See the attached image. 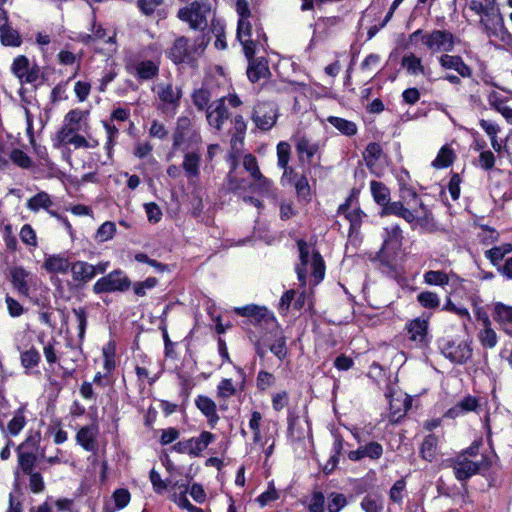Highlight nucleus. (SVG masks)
Wrapping results in <instances>:
<instances>
[{"instance_id": "nucleus-62", "label": "nucleus", "mask_w": 512, "mask_h": 512, "mask_svg": "<svg viewBox=\"0 0 512 512\" xmlns=\"http://www.w3.org/2000/svg\"><path fill=\"white\" fill-rule=\"evenodd\" d=\"M236 393V389L231 379H223L217 386V395L220 398H230Z\"/></svg>"}, {"instance_id": "nucleus-20", "label": "nucleus", "mask_w": 512, "mask_h": 512, "mask_svg": "<svg viewBox=\"0 0 512 512\" xmlns=\"http://www.w3.org/2000/svg\"><path fill=\"white\" fill-rule=\"evenodd\" d=\"M200 163L201 155L199 153L194 151L185 153L182 169L190 183L199 177Z\"/></svg>"}, {"instance_id": "nucleus-28", "label": "nucleus", "mask_w": 512, "mask_h": 512, "mask_svg": "<svg viewBox=\"0 0 512 512\" xmlns=\"http://www.w3.org/2000/svg\"><path fill=\"white\" fill-rule=\"evenodd\" d=\"M195 404L197 408L209 418V423L213 426L218 420L219 416L216 412V404L215 402L207 396L199 395Z\"/></svg>"}, {"instance_id": "nucleus-26", "label": "nucleus", "mask_w": 512, "mask_h": 512, "mask_svg": "<svg viewBox=\"0 0 512 512\" xmlns=\"http://www.w3.org/2000/svg\"><path fill=\"white\" fill-rule=\"evenodd\" d=\"M73 279L77 282H88L94 278V268L92 264L84 261H76L70 268Z\"/></svg>"}, {"instance_id": "nucleus-15", "label": "nucleus", "mask_w": 512, "mask_h": 512, "mask_svg": "<svg viewBox=\"0 0 512 512\" xmlns=\"http://www.w3.org/2000/svg\"><path fill=\"white\" fill-rule=\"evenodd\" d=\"M238 315L251 318L256 323H264L267 327L276 324L273 314L265 307L256 305H247L244 307L235 308Z\"/></svg>"}, {"instance_id": "nucleus-17", "label": "nucleus", "mask_w": 512, "mask_h": 512, "mask_svg": "<svg viewBox=\"0 0 512 512\" xmlns=\"http://www.w3.org/2000/svg\"><path fill=\"white\" fill-rule=\"evenodd\" d=\"M439 63L444 69L455 70L464 78L472 75L471 68L463 61L461 56L445 53L440 56Z\"/></svg>"}, {"instance_id": "nucleus-33", "label": "nucleus", "mask_w": 512, "mask_h": 512, "mask_svg": "<svg viewBox=\"0 0 512 512\" xmlns=\"http://www.w3.org/2000/svg\"><path fill=\"white\" fill-rule=\"evenodd\" d=\"M410 405V400H408L407 397L401 398L391 396L389 400L391 420L397 421L399 418H401L410 408Z\"/></svg>"}, {"instance_id": "nucleus-2", "label": "nucleus", "mask_w": 512, "mask_h": 512, "mask_svg": "<svg viewBox=\"0 0 512 512\" xmlns=\"http://www.w3.org/2000/svg\"><path fill=\"white\" fill-rule=\"evenodd\" d=\"M402 199L406 201L407 205H410L409 198L412 200L417 207H412V218L413 220L407 221L412 229L420 228L425 232H432L435 229V222L432 212L427 208L423 201L418 197L416 191L413 188H403Z\"/></svg>"}, {"instance_id": "nucleus-53", "label": "nucleus", "mask_w": 512, "mask_h": 512, "mask_svg": "<svg viewBox=\"0 0 512 512\" xmlns=\"http://www.w3.org/2000/svg\"><path fill=\"white\" fill-rule=\"evenodd\" d=\"M72 312L78 322V337L79 341L82 342L85 337V330L87 327V313L83 307L73 308Z\"/></svg>"}, {"instance_id": "nucleus-48", "label": "nucleus", "mask_w": 512, "mask_h": 512, "mask_svg": "<svg viewBox=\"0 0 512 512\" xmlns=\"http://www.w3.org/2000/svg\"><path fill=\"white\" fill-rule=\"evenodd\" d=\"M296 150L299 154H306L308 160H311L317 152L318 146L311 143L306 137H300L296 143Z\"/></svg>"}, {"instance_id": "nucleus-44", "label": "nucleus", "mask_w": 512, "mask_h": 512, "mask_svg": "<svg viewBox=\"0 0 512 512\" xmlns=\"http://www.w3.org/2000/svg\"><path fill=\"white\" fill-rule=\"evenodd\" d=\"M454 161V153L451 148L448 146H443L439 152L437 157L432 162V166L434 168L440 169L450 166Z\"/></svg>"}, {"instance_id": "nucleus-38", "label": "nucleus", "mask_w": 512, "mask_h": 512, "mask_svg": "<svg viewBox=\"0 0 512 512\" xmlns=\"http://www.w3.org/2000/svg\"><path fill=\"white\" fill-rule=\"evenodd\" d=\"M25 408H19L13 415V418L7 424L6 430L8 434L16 436L26 425Z\"/></svg>"}, {"instance_id": "nucleus-36", "label": "nucleus", "mask_w": 512, "mask_h": 512, "mask_svg": "<svg viewBox=\"0 0 512 512\" xmlns=\"http://www.w3.org/2000/svg\"><path fill=\"white\" fill-rule=\"evenodd\" d=\"M512 252V244L505 243L495 246L485 252V257L490 260L493 266H499L503 258Z\"/></svg>"}, {"instance_id": "nucleus-56", "label": "nucleus", "mask_w": 512, "mask_h": 512, "mask_svg": "<svg viewBox=\"0 0 512 512\" xmlns=\"http://www.w3.org/2000/svg\"><path fill=\"white\" fill-rule=\"evenodd\" d=\"M290 145L287 142L281 141L277 145V158L278 166L287 170V165L290 159Z\"/></svg>"}, {"instance_id": "nucleus-3", "label": "nucleus", "mask_w": 512, "mask_h": 512, "mask_svg": "<svg viewBox=\"0 0 512 512\" xmlns=\"http://www.w3.org/2000/svg\"><path fill=\"white\" fill-rule=\"evenodd\" d=\"M211 15L209 0H196L190 5L178 10L177 17L189 24L193 30L203 31L208 26V18Z\"/></svg>"}, {"instance_id": "nucleus-35", "label": "nucleus", "mask_w": 512, "mask_h": 512, "mask_svg": "<svg viewBox=\"0 0 512 512\" xmlns=\"http://www.w3.org/2000/svg\"><path fill=\"white\" fill-rule=\"evenodd\" d=\"M53 205V202L48 193L41 191L31 197L27 201V208L33 212H38L40 209L48 210Z\"/></svg>"}, {"instance_id": "nucleus-50", "label": "nucleus", "mask_w": 512, "mask_h": 512, "mask_svg": "<svg viewBox=\"0 0 512 512\" xmlns=\"http://www.w3.org/2000/svg\"><path fill=\"white\" fill-rule=\"evenodd\" d=\"M347 505L345 495L333 492L328 497V512H340Z\"/></svg>"}, {"instance_id": "nucleus-43", "label": "nucleus", "mask_w": 512, "mask_h": 512, "mask_svg": "<svg viewBox=\"0 0 512 512\" xmlns=\"http://www.w3.org/2000/svg\"><path fill=\"white\" fill-rule=\"evenodd\" d=\"M424 282L428 285L445 286L449 284V275L440 270H429L423 275Z\"/></svg>"}, {"instance_id": "nucleus-64", "label": "nucleus", "mask_w": 512, "mask_h": 512, "mask_svg": "<svg viewBox=\"0 0 512 512\" xmlns=\"http://www.w3.org/2000/svg\"><path fill=\"white\" fill-rule=\"evenodd\" d=\"M252 26L248 18H240L237 27V38L239 40L251 38Z\"/></svg>"}, {"instance_id": "nucleus-31", "label": "nucleus", "mask_w": 512, "mask_h": 512, "mask_svg": "<svg viewBox=\"0 0 512 512\" xmlns=\"http://www.w3.org/2000/svg\"><path fill=\"white\" fill-rule=\"evenodd\" d=\"M253 189L262 196L271 198L272 200L277 199V189L274 187L273 182L263 174L254 180Z\"/></svg>"}, {"instance_id": "nucleus-16", "label": "nucleus", "mask_w": 512, "mask_h": 512, "mask_svg": "<svg viewBox=\"0 0 512 512\" xmlns=\"http://www.w3.org/2000/svg\"><path fill=\"white\" fill-rule=\"evenodd\" d=\"M31 440L32 438H27L17 448L18 469L24 475L31 474V472H34V468L37 462V456L33 452L24 450Z\"/></svg>"}, {"instance_id": "nucleus-7", "label": "nucleus", "mask_w": 512, "mask_h": 512, "mask_svg": "<svg viewBox=\"0 0 512 512\" xmlns=\"http://www.w3.org/2000/svg\"><path fill=\"white\" fill-rule=\"evenodd\" d=\"M131 281L121 270H114L100 278L93 285L95 294L124 292L130 288Z\"/></svg>"}, {"instance_id": "nucleus-5", "label": "nucleus", "mask_w": 512, "mask_h": 512, "mask_svg": "<svg viewBox=\"0 0 512 512\" xmlns=\"http://www.w3.org/2000/svg\"><path fill=\"white\" fill-rule=\"evenodd\" d=\"M490 462L485 456H480V459H470L467 454H460L454 460L453 470L455 477L464 481L473 475L488 469Z\"/></svg>"}, {"instance_id": "nucleus-10", "label": "nucleus", "mask_w": 512, "mask_h": 512, "mask_svg": "<svg viewBox=\"0 0 512 512\" xmlns=\"http://www.w3.org/2000/svg\"><path fill=\"white\" fill-rule=\"evenodd\" d=\"M278 118V108L273 102H260L255 105L251 119L262 131H269Z\"/></svg>"}, {"instance_id": "nucleus-37", "label": "nucleus", "mask_w": 512, "mask_h": 512, "mask_svg": "<svg viewBox=\"0 0 512 512\" xmlns=\"http://www.w3.org/2000/svg\"><path fill=\"white\" fill-rule=\"evenodd\" d=\"M0 38L2 44L6 46H20L22 42L19 33L6 23L0 26Z\"/></svg>"}, {"instance_id": "nucleus-57", "label": "nucleus", "mask_w": 512, "mask_h": 512, "mask_svg": "<svg viewBox=\"0 0 512 512\" xmlns=\"http://www.w3.org/2000/svg\"><path fill=\"white\" fill-rule=\"evenodd\" d=\"M40 359V353L35 348H31L21 354V363L25 368H33L37 366Z\"/></svg>"}, {"instance_id": "nucleus-18", "label": "nucleus", "mask_w": 512, "mask_h": 512, "mask_svg": "<svg viewBox=\"0 0 512 512\" xmlns=\"http://www.w3.org/2000/svg\"><path fill=\"white\" fill-rule=\"evenodd\" d=\"M479 407V401L476 397L468 395L451 407L445 416L451 419L463 416L469 412L477 411Z\"/></svg>"}, {"instance_id": "nucleus-54", "label": "nucleus", "mask_w": 512, "mask_h": 512, "mask_svg": "<svg viewBox=\"0 0 512 512\" xmlns=\"http://www.w3.org/2000/svg\"><path fill=\"white\" fill-rule=\"evenodd\" d=\"M360 505L365 512H381L383 509L381 499L371 495H366Z\"/></svg>"}, {"instance_id": "nucleus-40", "label": "nucleus", "mask_w": 512, "mask_h": 512, "mask_svg": "<svg viewBox=\"0 0 512 512\" xmlns=\"http://www.w3.org/2000/svg\"><path fill=\"white\" fill-rule=\"evenodd\" d=\"M401 64L404 68H406L407 72L410 75L417 76L419 74L425 73L424 67L421 63V59L412 53L409 55H405L402 58Z\"/></svg>"}, {"instance_id": "nucleus-42", "label": "nucleus", "mask_w": 512, "mask_h": 512, "mask_svg": "<svg viewBox=\"0 0 512 512\" xmlns=\"http://www.w3.org/2000/svg\"><path fill=\"white\" fill-rule=\"evenodd\" d=\"M437 451V438L433 434L426 436L422 442L420 453L422 458L427 461H432Z\"/></svg>"}, {"instance_id": "nucleus-12", "label": "nucleus", "mask_w": 512, "mask_h": 512, "mask_svg": "<svg viewBox=\"0 0 512 512\" xmlns=\"http://www.w3.org/2000/svg\"><path fill=\"white\" fill-rule=\"evenodd\" d=\"M215 440V435L208 431H203L198 437H193L188 440L179 441L173 449L178 453H187L191 456H199L210 443Z\"/></svg>"}, {"instance_id": "nucleus-22", "label": "nucleus", "mask_w": 512, "mask_h": 512, "mask_svg": "<svg viewBox=\"0 0 512 512\" xmlns=\"http://www.w3.org/2000/svg\"><path fill=\"white\" fill-rule=\"evenodd\" d=\"M427 327L426 320L414 319L407 325V332L411 341L417 345L423 346L427 343Z\"/></svg>"}, {"instance_id": "nucleus-49", "label": "nucleus", "mask_w": 512, "mask_h": 512, "mask_svg": "<svg viewBox=\"0 0 512 512\" xmlns=\"http://www.w3.org/2000/svg\"><path fill=\"white\" fill-rule=\"evenodd\" d=\"M364 217H366V214L359 208L345 214V218L350 223V233L357 232L360 229Z\"/></svg>"}, {"instance_id": "nucleus-11", "label": "nucleus", "mask_w": 512, "mask_h": 512, "mask_svg": "<svg viewBox=\"0 0 512 512\" xmlns=\"http://www.w3.org/2000/svg\"><path fill=\"white\" fill-rule=\"evenodd\" d=\"M9 278L12 287L23 297H30L31 290L36 287L35 276L22 266L10 268Z\"/></svg>"}, {"instance_id": "nucleus-32", "label": "nucleus", "mask_w": 512, "mask_h": 512, "mask_svg": "<svg viewBox=\"0 0 512 512\" xmlns=\"http://www.w3.org/2000/svg\"><path fill=\"white\" fill-rule=\"evenodd\" d=\"M479 341L485 348H494L497 344V334L491 328V323L488 317L483 319V329L479 333Z\"/></svg>"}, {"instance_id": "nucleus-46", "label": "nucleus", "mask_w": 512, "mask_h": 512, "mask_svg": "<svg viewBox=\"0 0 512 512\" xmlns=\"http://www.w3.org/2000/svg\"><path fill=\"white\" fill-rule=\"evenodd\" d=\"M494 319L500 324H512V306L496 303Z\"/></svg>"}, {"instance_id": "nucleus-8", "label": "nucleus", "mask_w": 512, "mask_h": 512, "mask_svg": "<svg viewBox=\"0 0 512 512\" xmlns=\"http://www.w3.org/2000/svg\"><path fill=\"white\" fill-rule=\"evenodd\" d=\"M423 45L432 53H449L454 50L455 37L448 30L434 29L423 35Z\"/></svg>"}, {"instance_id": "nucleus-63", "label": "nucleus", "mask_w": 512, "mask_h": 512, "mask_svg": "<svg viewBox=\"0 0 512 512\" xmlns=\"http://www.w3.org/2000/svg\"><path fill=\"white\" fill-rule=\"evenodd\" d=\"M162 3L163 0H137V7L144 15L151 16Z\"/></svg>"}, {"instance_id": "nucleus-25", "label": "nucleus", "mask_w": 512, "mask_h": 512, "mask_svg": "<svg viewBox=\"0 0 512 512\" xmlns=\"http://www.w3.org/2000/svg\"><path fill=\"white\" fill-rule=\"evenodd\" d=\"M158 96L162 103L167 105V109L171 107L174 111L179 105L181 95L177 88H174L171 84H167L165 86H159Z\"/></svg>"}, {"instance_id": "nucleus-27", "label": "nucleus", "mask_w": 512, "mask_h": 512, "mask_svg": "<svg viewBox=\"0 0 512 512\" xmlns=\"http://www.w3.org/2000/svg\"><path fill=\"white\" fill-rule=\"evenodd\" d=\"M192 128V120L187 116L179 117L177 120V127L173 134V148H179Z\"/></svg>"}, {"instance_id": "nucleus-6", "label": "nucleus", "mask_w": 512, "mask_h": 512, "mask_svg": "<svg viewBox=\"0 0 512 512\" xmlns=\"http://www.w3.org/2000/svg\"><path fill=\"white\" fill-rule=\"evenodd\" d=\"M439 349L447 359L459 365L466 363L471 358L473 351L469 342L448 338L439 340Z\"/></svg>"}, {"instance_id": "nucleus-45", "label": "nucleus", "mask_w": 512, "mask_h": 512, "mask_svg": "<svg viewBox=\"0 0 512 512\" xmlns=\"http://www.w3.org/2000/svg\"><path fill=\"white\" fill-rule=\"evenodd\" d=\"M496 7H498L496 0H483V1L471 0L468 3V8L471 11L475 12L477 15H479L480 18L482 16L486 15V11H492Z\"/></svg>"}, {"instance_id": "nucleus-55", "label": "nucleus", "mask_w": 512, "mask_h": 512, "mask_svg": "<svg viewBox=\"0 0 512 512\" xmlns=\"http://www.w3.org/2000/svg\"><path fill=\"white\" fill-rule=\"evenodd\" d=\"M418 302L425 308H436L440 304V299L438 295L431 291H424L418 294L417 296Z\"/></svg>"}, {"instance_id": "nucleus-30", "label": "nucleus", "mask_w": 512, "mask_h": 512, "mask_svg": "<svg viewBox=\"0 0 512 512\" xmlns=\"http://www.w3.org/2000/svg\"><path fill=\"white\" fill-rule=\"evenodd\" d=\"M132 68L133 71L131 72L141 80H150L159 72V67L151 60L138 62Z\"/></svg>"}, {"instance_id": "nucleus-34", "label": "nucleus", "mask_w": 512, "mask_h": 512, "mask_svg": "<svg viewBox=\"0 0 512 512\" xmlns=\"http://www.w3.org/2000/svg\"><path fill=\"white\" fill-rule=\"evenodd\" d=\"M370 190L374 201L383 207L390 200V190L388 187L379 181H371Z\"/></svg>"}, {"instance_id": "nucleus-29", "label": "nucleus", "mask_w": 512, "mask_h": 512, "mask_svg": "<svg viewBox=\"0 0 512 512\" xmlns=\"http://www.w3.org/2000/svg\"><path fill=\"white\" fill-rule=\"evenodd\" d=\"M267 74H269V68L263 58L249 60L247 76L251 82H257L261 78H265Z\"/></svg>"}, {"instance_id": "nucleus-9", "label": "nucleus", "mask_w": 512, "mask_h": 512, "mask_svg": "<svg viewBox=\"0 0 512 512\" xmlns=\"http://www.w3.org/2000/svg\"><path fill=\"white\" fill-rule=\"evenodd\" d=\"M194 51L189 46V39L185 36L177 37L171 47L166 50V56L176 65L188 64L194 66L196 58Z\"/></svg>"}, {"instance_id": "nucleus-58", "label": "nucleus", "mask_w": 512, "mask_h": 512, "mask_svg": "<svg viewBox=\"0 0 512 512\" xmlns=\"http://www.w3.org/2000/svg\"><path fill=\"white\" fill-rule=\"evenodd\" d=\"M29 478V489L35 494L42 493L45 489L44 479L40 472L34 471L31 474H25Z\"/></svg>"}, {"instance_id": "nucleus-61", "label": "nucleus", "mask_w": 512, "mask_h": 512, "mask_svg": "<svg viewBox=\"0 0 512 512\" xmlns=\"http://www.w3.org/2000/svg\"><path fill=\"white\" fill-rule=\"evenodd\" d=\"M20 239L26 245L33 246V247L37 246L36 232L32 228V226L29 224H25L21 228Z\"/></svg>"}, {"instance_id": "nucleus-24", "label": "nucleus", "mask_w": 512, "mask_h": 512, "mask_svg": "<svg viewBox=\"0 0 512 512\" xmlns=\"http://www.w3.org/2000/svg\"><path fill=\"white\" fill-rule=\"evenodd\" d=\"M68 258L63 255L48 256L43 262V268L49 273L65 274L71 268Z\"/></svg>"}, {"instance_id": "nucleus-19", "label": "nucleus", "mask_w": 512, "mask_h": 512, "mask_svg": "<svg viewBox=\"0 0 512 512\" xmlns=\"http://www.w3.org/2000/svg\"><path fill=\"white\" fill-rule=\"evenodd\" d=\"M383 454V447L378 442H370L364 446H360L357 450L350 451L348 458L352 461H358L365 457L372 460L379 459Z\"/></svg>"}, {"instance_id": "nucleus-23", "label": "nucleus", "mask_w": 512, "mask_h": 512, "mask_svg": "<svg viewBox=\"0 0 512 512\" xmlns=\"http://www.w3.org/2000/svg\"><path fill=\"white\" fill-rule=\"evenodd\" d=\"M379 215L381 217L394 215L403 218L406 222L413 220L412 208L406 207L403 201L390 202L389 200L387 204L383 205Z\"/></svg>"}, {"instance_id": "nucleus-39", "label": "nucleus", "mask_w": 512, "mask_h": 512, "mask_svg": "<svg viewBox=\"0 0 512 512\" xmlns=\"http://www.w3.org/2000/svg\"><path fill=\"white\" fill-rule=\"evenodd\" d=\"M327 120L332 126H334L337 130L346 136H352L357 132V126L352 121H348L336 116H330Z\"/></svg>"}, {"instance_id": "nucleus-14", "label": "nucleus", "mask_w": 512, "mask_h": 512, "mask_svg": "<svg viewBox=\"0 0 512 512\" xmlns=\"http://www.w3.org/2000/svg\"><path fill=\"white\" fill-rule=\"evenodd\" d=\"M230 114L226 107V98L221 97L207 107L206 119L208 124L216 130H221Z\"/></svg>"}, {"instance_id": "nucleus-13", "label": "nucleus", "mask_w": 512, "mask_h": 512, "mask_svg": "<svg viewBox=\"0 0 512 512\" xmlns=\"http://www.w3.org/2000/svg\"><path fill=\"white\" fill-rule=\"evenodd\" d=\"M11 71L20 83L32 84L39 78L40 69L36 64L31 66L26 56L19 55L13 60Z\"/></svg>"}, {"instance_id": "nucleus-1", "label": "nucleus", "mask_w": 512, "mask_h": 512, "mask_svg": "<svg viewBox=\"0 0 512 512\" xmlns=\"http://www.w3.org/2000/svg\"><path fill=\"white\" fill-rule=\"evenodd\" d=\"M403 232L398 224L384 228L383 244L376 255L383 272L393 274L396 269L395 254L402 244Z\"/></svg>"}, {"instance_id": "nucleus-47", "label": "nucleus", "mask_w": 512, "mask_h": 512, "mask_svg": "<svg viewBox=\"0 0 512 512\" xmlns=\"http://www.w3.org/2000/svg\"><path fill=\"white\" fill-rule=\"evenodd\" d=\"M269 349L280 360L287 356L286 337L282 332L276 335L275 341L269 346Z\"/></svg>"}, {"instance_id": "nucleus-41", "label": "nucleus", "mask_w": 512, "mask_h": 512, "mask_svg": "<svg viewBox=\"0 0 512 512\" xmlns=\"http://www.w3.org/2000/svg\"><path fill=\"white\" fill-rule=\"evenodd\" d=\"M117 231L116 224L112 221H106L97 229L94 240L97 243H104L111 240Z\"/></svg>"}, {"instance_id": "nucleus-21", "label": "nucleus", "mask_w": 512, "mask_h": 512, "mask_svg": "<svg viewBox=\"0 0 512 512\" xmlns=\"http://www.w3.org/2000/svg\"><path fill=\"white\" fill-rule=\"evenodd\" d=\"M98 428L95 425L82 427L76 435V440L86 451L94 452L97 449L96 437Z\"/></svg>"}, {"instance_id": "nucleus-52", "label": "nucleus", "mask_w": 512, "mask_h": 512, "mask_svg": "<svg viewBox=\"0 0 512 512\" xmlns=\"http://www.w3.org/2000/svg\"><path fill=\"white\" fill-rule=\"evenodd\" d=\"M11 161L17 166L28 169L32 166L31 158L21 149L15 148L10 152Z\"/></svg>"}, {"instance_id": "nucleus-60", "label": "nucleus", "mask_w": 512, "mask_h": 512, "mask_svg": "<svg viewBox=\"0 0 512 512\" xmlns=\"http://www.w3.org/2000/svg\"><path fill=\"white\" fill-rule=\"evenodd\" d=\"M309 512H324L325 510V497L320 491L313 492L309 505Z\"/></svg>"}, {"instance_id": "nucleus-4", "label": "nucleus", "mask_w": 512, "mask_h": 512, "mask_svg": "<svg viewBox=\"0 0 512 512\" xmlns=\"http://www.w3.org/2000/svg\"><path fill=\"white\" fill-rule=\"evenodd\" d=\"M479 25L489 39L496 38L505 44L512 43V35L505 27L499 7L492 11H486V15L480 18Z\"/></svg>"}, {"instance_id": "nucleus-59", "label": "nucleus", "mask_w": 512, "mask_h": 512, "mask_svg": "<svg viewBox=\"0 0 512 512\" xmlns=\"http://www.w3.org/2000/svg\"><path fill=\"white\" fill-rule=\"evenodd\" d=\"M243 167L250 173L254 180L262 175L257 163V159L252 154H246L243 157Z\"/></svg>"}, {"instance_id": "nucleus-51", "label": "nucleus", "mask_w": 512, "mask_h": 512, "mask_svg": "<svg viewBox=\"0 0 512 512\" xmlns=\"http://www.w3.org/2000/svg\"><path fill=\"white\" fill-rule=\"evenodd\" d=\"M210 99V92L206 89H198L192 94L193 104L201 111L204 109L207 111Z\"/></svg>"}]
</instances>
